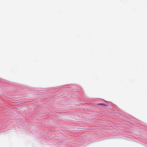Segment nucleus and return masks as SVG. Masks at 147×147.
Masks as SVG:
<instances>
[{"label": "nucleus", "instance_id": "f257e3e1", "mask_svg": "<svg viewBox=\"0 0 147 147\" xmlns=\"http://www.w3.org/2000/svg\"><path fill=\"white\" fill-rule=\"evenodd\" d=\"M98 105H101L102 106H107L106 105L103 104H98Z\"/></svg>", "mask_w": 147, "mask_h": 147}]
</instances>
